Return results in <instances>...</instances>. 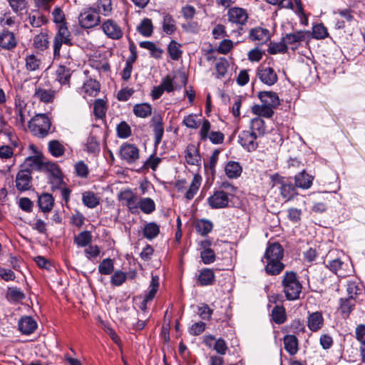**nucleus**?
<instances>
[{"instance_id":"1","label":"nucleus","mask_w":365,"mask_h":365,"mask_svg":"<svg viewBox=\"0 0 365 365\" xmlns=\"http://www.w3.org/2000/svg\"><path fill=\"white\" fill-rule=\"evenodd\" d=\"M284 256V250L279 243L270 244L264 253L266 259L265 272L269 275H277L284 269V264L282 262Z\"/></svg>"},{"instance_id":"2","label":"nucleus","mask_w":365,"mask_h":365,"mask_svg":"<svg viewBox=\"0 0 365 365\" xmlns=\"http://www.w3.org/2000/svg\"><path fill=\"white\" fill-rule=\"evenodd\" d=\"M282 286L287 300L293 301L299 298L302 290V285L294 272H286L284 274Z\"/></svg>"},{"instance_id":"3","label":"nucleus","mask_w":365,"mask_h":365,"mask_svg":"<svg viewBox=\"0 0 365 365\" xmlns=\"http://www.w3.org/2000/svg\"><path fill=\"white\" fill-rule=\"evenodd\" d=\"M227 16L228 22L236 28L232 31L231 35L236 37L241 36L243 28L249 19L247 10L241 7L233 6L227 10Z\"/></svg>"},{"instance_id":"4","label":"nucleus","mask_w":365,"mask_h":365,"mask_svg":"<svg viewBox=\"0 0 365 365\" xmlns=\"http://www.w3.org/2000/svg\"><path fill=\"white\" fill-rule=\"evenodd\" d=\"M51 123L46 114H36L29 122V128L34 135L43 138L49 133Z\"/></svg>"},{"instance_id":"5","label":"nucleus","mask_w":365,"mask_h":365,"mask_svg":"<svg viewBox=\"0 0 365 365\" xmlns=\"http://www.w3.org/2000/svg\"><path fill=\"white\" fill-rule=\"evenodd\" d=\"M63 43L72 45L71 34L66 24L58 26V32L53 38V58L55 59L60 57V50Z\"/></svg>"},{"instance_id":"6","label":"nucleus","mask_w":365,"mask_h":365,"mask_svg":"<svg viewBox=\"0 0 365 365\" xmlns=\"http://www.w3.org/2000/svg\"><path fill=\"white\" fill-rule=\"evenodd\" d=\"M211 129V123L207 119H204L199 131L200 138L202 141L209 140L213 144H221L224 140V134L220 131L210 132L208 135V131Z\"/></svg>"},{"instance_id":"7","label":"nucleus","mask_w":365,"mask_h":365,"mask_svg":"<svg viewBox=\"0 0 365 365\" xmlns=\"http://www.w3.org/2000/svg\"><path fill=\"white\" fill-rule=\"evenodd\" d=\"M78 21L83 28L90 29L100 24L101 17L96 9H89L80 14Z\"/></svg>"},{"instance_id":"8","label":"nucleus","mask_w":365,"mask_h":365,"mask_svg":"<svg viewBox=\"0 0 365 365\" xmlns=\"http://www.w3.org/2000/svg\"><path fill=\"white\" fill-rule=\"evenodd\" d=\"M257 75L264 84L269 86L274 85L278 80L274 69L265 63L259 65L257 70Z\"/></svg>"},{"instance_id":"9","label":"nucleus","mask_w":365,"mask_h":365,"mask_svg":"<svg viewBox=\"0 0 365 365\" xmlns=\"http://www.w3.org/2000/svg\"><path fill=\"white\" fill-rule=\"evenodd\" d=\"M120 157L129 164L135 163L140 157L139 149L133 144L123 143L120 148Z\"/></svg>"},{"instance_id":"10","label":"nucleus","mask_w":365,"mask_h":365,"mask_svg":"<svg viewBox=\"0 0 365 365\" xmlns=\"http://www.w3.org/2000/svg\"><path fill=\"white\" fill-rule=\"evenodd\" d=\"M14 112L16 125L20 128L24 127L26 118L29 115V112L27 111V103L19 96L15 98Z\"/></svg>"},{"instance_id":"11","label":"nucleus","mask_w":365,"mask_h":365,"mask_svg":"<svg viewBox=\"0 0 365 365\" xmlns=\"http://www.w3.org/2000/svg\"><path fill=\"white\" fill-rule=\"evenodd\" d=\"M101 29L107 37L113 40H119L123 36L121 27L112 19L105 21L101 25Z\"/></svg>"},{"instance_id":"12","label":"nucleus","mask_w":365,"mask_h":365,"mask_svg":"<svg viewBox=\"0 0 365 365\" xmlns=\"http://www.w3.org/2000/svg\"><path fill=\"white\" fill-rule=\"evenodd\" d=\"M258 138L250 130H244L238 136V141L240 145L249 152L255 150L258 147L257 138Z\"/></svg>"},{"instance_id":"13","label":"nucleus","mask_w":365,"mask_h":365,"mask_svg":"<svg viewBox=\"0 0 365 365\" xmlns=\"http://www.w3.org/2000/svg\"><path fill=\"white\" fill-rule=\"evenodd\" d=\"M32 178L28 170L19 171L16 176V187L19 192L29 190L32 187Z\"/></svg>"},{"instance_id":"14","label":"nucleus","mask_w":365,"mask_h":365,"mask_svg":"<svg viewBox=\"0 0 365 365\" xmlns=\"http://www.w3.org/2000/svg\"><path fill=\"white\" fill-rule=\"evenodd\" d=\"M119 198L125 202V205L131 213H138L139 198L137 195L130 190H125L120 192Z\"/></svg>"},{"instance_id":"15","label":"nucleus","mask_w":365,"mask_h":365,"mask_svg":"<svg viewBox=\"0 0 365 365\" xmlns=\"http://www.w3.org/2000/svg\"><path fill=\"white\" fill-rule=\"evenodd\" d=\"M307 34L309 32L305 31H298L292 34H287L282 39L288 48V46H290L292 50H295L298 45L305 41Z\"/></svg>"},{"instance_id":"16","label":"nucleus","mask_w":365,"mask_h":365,"mask_svg":"<svg viewBox=\"0 0 365 365\" xmlns=\"http://www.w3.org/2000/svg\"><path fill=\"white\" fill-rule=\"evenodd\" d=\"M207 201L212 208H224L228 205L229 197L224 191H217L207 199Z\"/></svg>"},{"instance_id":"17","label":"nucleus","mask_w":365,"mask_h":365,"mask_svg":"<svg viewBox=\"0 0 365 365\" xmlns=\"http://www.w3.org/2000/svg\"><path fill=\"white\" fill-rule=\"evenodd\" d=\"M185 158L187 164L191 165L200 166L201 164V157L199 149L193 144H189L185 151Z\"/></svg>"},{"instance_id":"18","label":"nucleus","mask_w":365,"mask_h":365,"mask_svg":"<svg viewBox=\"0 0 365 365\" xmlns=\"http://www.w3.org/2000/svg\"><path fill=\"white\" fill-rule=\"evenodd\" d=\"M249 38L252 41H257L262 44L270 39V32L264 28H253L250 31Z\"/></svg>"},{"instance_id":"19","label":"nucleus","mask_w":365,"mask_h":365,"mask_svg":"<svg viewBox=\"0 0 365 365\" xmlns=\"http://www.w3.org/2000/svg\"><path fill=\"white\" fill-rule=\"evenodd\" d=\"M17 41L13 32L4 30L0 34V46L6 50H11L16 47Z\"/></svg>"},{"instance_id":"20","label":"nucleus","mask_w":365,"mask_h":365,"mask_svg":"<svg viewBox=\"0 0 365 365\" xmlns=\"http://www.w3.org/2000/svg\"><path fill=\"white\" fill-rule=\"evenodd\" d=\"M257 96L262 103L266 106L276 108L279 105V96L273 91H260Z\"/></svg>"},{"instance_id":"21","label":"nucleus","mask_w":365,"mask_h":365,"mask_svg":"<svg viewBox=\"0 0 365 365\" xmlns=\"http://www.w3.org/2000/svg\"><path fill=\"white\" fill-rule=\"evenodd\" d=\"M56 96V91L51 89H45L41 87H36L34 97L44 103H52Z\"/></svg>"},{"instance_id":"22","label":"nucleus","mask_w":365,"mask_h":365,"mask_svg":"<svg viewBox=\"0 0 365 365\" xmlns=\"http://www.w3.org/2000/svg\"><path fill=\"white\" fill-rule=\"evenodd\" d=\"M324 325V318L320 312H315L310 314L307 317V326L312 331H317Z\"/></svg>"},{"instance_id":"23","label":"nucleus","mask_w":365,"mask_h":365,"mask_svg":"<svg viewBox=\"0 0 365 365\" xmlns=\"http://www.w3.org/2000/svg\"><path fill=\"white\" fill-rule=\"evenodd\" d=\"M37 328L36 321L31 317H22L19 322V329L24 334L33 333Z\"/></svg>"},{"instance_id":"24","label":"nucleus","mask_w":365,"mask_h":365,"mask_svg":"<svg viewBox=\"0 0 365 365\" xmlns=\"http://www.w3.org/2000/svg\"><path fill=\"white\" fill-rule=\"evenodd\" d=\"M152 123L155 135V144L157 145L160 143L164 133L162 117L159 115H154L152 118Z\"/></svg>"},{"instance_id":"25","label":"nucleus","mask_w":365,"mask_h":365,"mask_svg":"<svg viewBox=\"0 0 365 365\" xmlns=\"http://www.w3.org/2000/svg\"><path fill=\"white\" fill-rule=\"evenodd\" d=\"M314 177L304 170L295 175V186L302 189H309L312 185Z\"/></svg>"},{"instance_id":"26","label":"nucleus","mask_w":365,"mask_h":365,"mask_svg":"<svg viewBox=\"0 0 365 365\" xmlns=\"http://www.w3.org/2000/svg\"><path fill=\"white\" fill-rule=\"evenodd\" d=\"M71 71L65 66H60L56 71V80L62 86H69Z\"/></svg>"},{"instance_id":"27","label":"nucleus","mask_w":365,"mask_h":365,"mask_svg":"<svg viewBox=\"0 0 365 365\" xmlns=\"http://www.w3.org/2000/svg\"><path fill=\"white\" fill-rule=\"evenodd\" d=\"M38 206L43 212H50L54 205V199L51 194L43 193L38 197Z\"/></svg>"},{"instance_id":"28","label":"nucleus","mask_w":365,"mask_h":365,"mask_svg":"<svg viewBox=\"0 0 365 365\" xmlns=\"http://www.w3.org/2000/svg\"><path fill=\"white\" fill-rule=\"evenodd\" d=\"M201 286L211 285L215 282V273L211 269L205 268L202 269L197 278Z\"/></svg>"},{"instance_id":"29","label":"nucleus","mask_w":365,"mask_h":365,"mask_svg":"<svg viewBox=\"0 0 365 365\" xmlns=\"http://www.w3.org/2000/svg\"><path fill=\"white\" fill-rule=\"evenodd\" d=\"M201 181L202 178L200 175L196 174L194 175L189 188L185 194V197L187 200H191L197 194L201 185Z\"/></svg>"},{"instance_id":"30","label":"nucleus","mask_w":365,"mask_h":365,"mask_svg":"<svg viewBox=\"0 0 365 365\" xmlns=\"http://www.w3.org/2000/svg\"><path fill=\"white\" fill-rule=\"evenodd\" d=\"M33 46L38 51H43L49 46V38L46 33H40L34 37Z\"/></svg>"},{"instance_id":"31","label":"nucleus","mask_w":365,"mask_h":365,"mask_svg":"<svg viewBox=\"0 0 365 365\" xmlns=\"http://www.w3.org/2000/svg\"><path fill=\"white\" fill-rule=\"evenodd\" d=\"M82 201L86 207L95 208L100 204L101 198L96 193L87 191L83 193Z\"/></svg>"},{"instance_id":"32","label":"nucleus","mask_w":365,"mask_h":365,"mask_svg":"<svg viewBox=\"0 0 365 365\" xmlns=\"http://www.w3.org/2000/svg\"><path fill=\"white\" fill-rule=\"evenodd\" d=\"M242 170L240 163L235 161L228 162L225 168L226 175L231 179L238 178L241 175Z\"/></svg>"},{"instance_id":"33","label":"nucleus","mask_w":365,"mask_h":365,"mask_svg":"<svg viewBox=\"0 0 365 365\" xmlns=\"http://www.w3.org/2000/svg\"><path fill=\"white\" fill-rule=\"evenodd\" d=\"M295 187L296 186L291 182H282L280 187V192L282 197L286 200L293 199L294 196L297 195Z\"/></svg>"},{"instance_id":"34","label":"nucleus","mask_w":365,"mask_h":365,"mask_svg":"<svg viewBox=\"0 0 365 365\" xmlns=\"http://www.w3.org/2000/svg\"><path fill=\"white\" fill-rule=\"evenodd\" d=\"M285 350L291 355L295 354L298 351V340L294 335H286L284 337Z\"/></svg>"},{"instance_id":"35","label":"nucleus","mask_w":365,"mask_h":365,"mask_svg":"<svg viewBox=\"0 0 365 365\" xmlns=\"http://www.w3.org/2000/svg\"><path fill=\"white\" fill-rule=\"evenodd\" d=\"M48 149L49 153L55 158L63 156L66 151L64 145L57 140L49 141Z\"/></svg>"},{"instance_id":"36","label":"nucleus","mask_w":365,"mask_h":365,"mask_svg":"<svg viewBox=\"0 0 365 365\" xmlns=\"http://www.w3.org/2000/svg\"><path fill=\"white\" fill-rule=\"evenodd\" d=\"M133 113L137 117L145 118L151 115L152 107L147 103L135 104L133 106Z\"/></svg>"},{"instance_id":"37","label":"nucleus","mask_w":365,"mask_h":365,"mask_svg":"<svg viewBox=\"0 0 365 365\" xmlns=\"http://www.w3.org/2000/svg\"><path fill=\"white\" fill-rule=\"evenodd\" d=\"M274 109V108L266 106L263 103H262V105H255L252 107V111L253 113L257 115L268 118L273 115Z\"/></svg>"},{"instance_id":"38","label":"nucleus","mask_w":365,"mask_h":365,"mask_svg":"<svg viewBox=\"0 0 365 365\" xmlns=\"http://www.w3.org/2000/svg\"><path fill=\"white\" fill-rule=\"evenodd\" d=\"M264 121L257 117L250 122V131L254 133L258 137L262 136L265 133Z\"/></svg>"},{"instance_id":"39","label":"nucleus","mask_w":365,"mask_h":365,"mask_svg":"<svg viewBox=\"0 0 365 365\" xmlns=\"http://www.w3.org/2000/svg\"><path fill=\"white\" fill-rule=\"evenodd\" d=\"M160 232V227L155 222L147 223L143 230V236L148 240L155 238Z\"/></svg>"},{"instance_id":"40","label":"nucleus","mask_w":365,"mask_h":365,"mask_svg":"<svg viewBox=\"0 0 365 365\" xmlns=\"http://www.w3.org/2000/svg\"><path fill=\"white\" fill-rule=\"evenodd\" d=\"M272 319L277 324H283L287 319L284 307L279 305L275 306L272 311Z\"/></svg>"},{"instance_id":"41","label":"nucleus","mask_w":365,"mask_h":365,"mask_svg":"<svg viewBox=\"0 0 365 365\" xmlns=\"http://www.w3.org/2000/svg\"><path fill=\"white\" fill-rule=\"evenodd\" d=\"M145 214H150L155 210V204L150 197L140 198L138 202V210Z\"/></svg>"},{"instance_id":"42","label":"nucleus","mask_w":365,"mask_h":365,"mask_svg":"<svg viewBox=\"0 0 365 365\" xmlns=\"http://www.w3.org/2000/svg\"><path fill=\"white\" fill-rule=\"evenodd\" d=\"M29 21L33 27L38 28L41 27L42 25L47 24L48 19L46 16L41 14L39 12L34 11L32 14H29Z\"/></svg>"},{"instance_id":"43","label":"nucleus","mask_w":365,"mask_h":365,"mask_svg":"<svg viewBox=\"0 0 365 365\" xmlns=\"http://www.w3.org/2000/svg\"><path fill=\"white\" fill-rule=\"evenodd\" d=\"M26 68L29 71H35L40 68L41 61L35 54H29L25 58Z\"/></svg>"},{"instance_id":"44","label":"nucleus","mask_w":365,"mask_h":365,"mask_svg":"<svg viewBox=\"0 0 365 365\" xmlns=\"http://www.w3.org/2000/svg\"><path fill=\"white\" fill-rule=\"evenodd\" d=\"M181 45L175 41H172L168 46V52L170 57L174 60L178 61L180 58L182 51L180 49Z\"/></svg>"},{"instance_id":"45","label":"nucleus","mask_w":365,"mask_h":365,"mask_svg":"<svg viewBox=\"0 0 365 365\" xmlns=\"http://www.w3.org/2000/svg\"><path fill=\"white\" fill-rule=\"evenodd\" d=\"M287 48L282 38L279 42H271L269 44L267 52L269 54L275 55L277 53H285L287 52Z\"/></svg>"},{"instance_id":"46","label":"nucleus","mask_w":365,"mask_h":365,"mask_svg":"<svg viewBox=\"0 0 365 365\" xmlns=\"http://www.w3.org/2000/svg\"><path fill=\"white\" fill-rule=\"evenodd\" d=\"M92 241V235L88 231H83L80 232L77 236L74 238V242L78 247H86Z\"/></svg>"},{"instance_id":"47","label":"nucleus","mask_w":365,"mask_h":365,"mask_svg":"<svg viewBox=\"0 0 365 365\" xmlns=\"http://www.w3.org/2000/svg\"><path fill=\"white\" fill-rule=\"evenodd\" d=\"M83 89L89 96H95L100 91V85L96 81L89 79L84 83Z\"/></svg>"},{"instance_id":"48","label":"nucleus","mask_w":365,"mask_h":365,"mask_svg":"<svg viewBox=\"0 0 365 365\" xmlns=\"http://www.w3.org/2000/svg\"><path fill=\"white\" fill-rule=\"evenodd\" d=\"M153 26L150 19H144L138 26V31L144 36H150L153 34Z\"/></svg>"},{"instance_id":"49","label":"nucleus","mask_w":365,"mask_h":365,"mask_svg":"<svg viewBox=\"0 0 365 365\" xmlns=\"http://www.w3.org/2000/svg\"><path fill=\"white\" fill-rule=\"evenodd\" d=\"M163 29L167 34H172L176 30L175 21L170 14L164 16Z\"/></svg>"},{"instance_id":"50","label":"nucleus","mask_w":365,"mask_h":365,"mask_svg":"<svg viewBox=\"0 0 365 365\" xmlns=\"http://www.w3.org/2000/svg\"><path fill=\"white\" fill-rule=\"evenodd\" d=\"M174 77L168 75L162 78L160 86L167 93H171L178 88V86L175 83Z\"/></svg>"},{"instance_id":"51","label":"nucleus","mask_w":365,"mask_h":365,"mask_svg":"<svg viewBox=\"0 0 365 365\" xmlns=\"http://www.w3.org/2000/svg\"><path fill=\"white\" fill-rule=\"evenodd\" d=\"M212 223L206 220H200L195 225L197 232L201 235L208 234L212 230Z\"/></svg>"},{"instance_id":"52","label":"nucleus","mask_w":365,"mask_h":365,"mask_svg":"<svg viewBox=\"0 0 365 365\" xmlns=\"http://www.w3.org/2000/svg\"><path fill=\"white\" fill-rule=\"evenodd\" d=\"M106 103L103 99H97L95 101L93 106V111L95 115L98 118H104L106 115Z\"/></svg>"},{"instance_id":"53","label":"nucleus","mask_w":365,"mask_h":365,"mask_svg":"<svg viewBox=\"0 0 365 365\" xmlns=\"http://www.w3.org/2000/svg\"><path fill=\"white\" fill-rule=\"evenodd\" d=\"M354 307V299L353 296L349 297V298L341 299V306L340 309L341 312L344 314V317H347L349 314L352 311L353 307Z\"/></svg>"},{"instance_id":"54","label":"nucleus","mask_w":365,"mask_h":365,"mask_svg":"<svg viewBox=\"0 0 365 365\" xmlns=\"http://www.w3.org/2000/svg\"><path fill=\"white\" fill-rule=\"evenodd\" d=\"M113 261L110 258L104 259L98 265V271L101 274L108 275L113 272Z\"/></svg>"},{"instance_id":"55","label":"nucleus","mask_w":365,"mask_h":365,"mask_svg":"<svg viewBox=\"0 0 365 365\" xmlns=\"http://www.w3.org/2000/svg\"><path fill=\"white\" fill-rule=\"evenodd\" d=\"M98 13L108 16L112 11L111 0H98L97 5Z\"/></svg>"},{"instance_id":"56","label":"nucleus","mask_w":365,"mask_h":365,"mask_svg":"<svg viewBox=\"0 0 365 365\" xmlns=\"http://www.w3.org/2000/svg\"><path fill=\"white\" fill-rule=\"evenodd\" d=\"M42 164L41 158L39 155L30 156L26 158L24 161V166L27 169H38Z\"/></svg>"},{"instance_id":"57","label":"nucleus","mask_w":365,"mask_h":365,"mask_svg":"<svg viewBox=\"0 0 365 365\" xmlns=\"http://www.w3.org/2000/svg\"><path fill=\"white\" fill-rule=\"evenodd\" d=\"M312 36L317 39L325 38L328 36L327 28L322 24L315 25L312 29Z\"/></svg>"},{"instance_id":"58","label":"nucleus","mask_w":365,"mask_h":365,"mask_svg":"<svg viewBox=\"0 0 365 365\" xmlns=\"http://www.w3.org/2000/svg\"><path fill=\"white\" fill-rule=\"evenodd\" d=\"M117 134L120 138H127L131 135V128L125 121L121 122L117 126Z\"/></svg>"},{"instance_id":"59","label":"nucleus","mask_w":365,"mask_h":365,"mask_svg":"<svg viewBox=\"0 0 365 365\" xmlns=\"http://www.w3.org/2000/svg\"><path fill=\"white\" fill-rule=\"evenodd\" d=\"M25 294L21 290L16 287L9 288L7 292V298L9 300L18 302L24 299Z\"/></svg>"},{"instance_id":"60","label":"nucleus","mask_w":365,"mask_h":365,"mask_svg":"<svg viewBox=\"0 0 365 365\" xmlns=\"http://www.w3.org/2000/svg\"><path fill=\"white\" fill-rule=\"evenodd\" d=\"M228 62L225 58H220L215 63L217 78L223 77L227 73Z\"/></svg>"},{"instance_id":"61","label":"nucleus","mask_w":365,"mask_h":365,"mask_svg":"<svg viewBox=\"0 0 365 365\" xmlns=\"http://www.w3.org/2000/svg\"><path fill=\"white\" fill-rule=\"evenodd\" d=\"M200 257L202 262L205 264H211L215 260V254L214 251L210 248L204 249L200 253Z\"/></svg>"},{"instance_id":"62","label":"nucleus","mask_w":365,"mask_h":365,"mask_svg":"<svg viewBox=\"0 0 365 365\" xmlns=\"http://www.w3.org/2000/svg\"><path fill=\"white\" fill-rule=\"evenodd\" d=\"M7 1L16 13L22 11L27 7L26 0H7Z\"/></svg>"},{"instance_id":"63","label":"nucleus","mask_w":365,"mask_h":365,"mask_svg":"<svg viewBox=\"0 0 365 365\" xmlns=\"http://www.w3.org/2000/svg\"><path fill=\"white\" fill-rule=\"evenodd\" d=\"M45 168L50 173V178L61 176L63 175L58 165L53 162L46 163Z\"/></svg>"},{"instance_id":"64","label":"nucleus","mask_w":365,"mask_h":365,"mask_svg":"<svg viewBox=\"0 0 365 365\" xmlns=\"http://www.w3.org/2000/svg\"><path fill=\"white\" fill-rule=\"evenodd\" d=\"M126 279V274L125 272L118 270L114 272L110 279V282L115 286H120Z\"/></svg>"}]
</instances>
